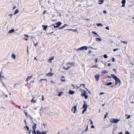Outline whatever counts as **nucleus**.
<instances>
[{
  "mask_svg": "<svg viewBox=\"0 0 134 134\" xmlns=\"http://www.w3.org/2000/svg\"><path fill=\"white\" fill-rule=\"evenodd\" d=\"M130 116H131L130 115H129L128 116H127L126 118V119H127L129 118H130Z\"/></svg>",
  "mask_w": 134,
  "mask_h": 134,
  "instance_id": "obj_43",
  "label": "nucleus"
},
{
  "mask_svg": "<svg viewBox=\"0 0 134 134\" xmlns=\"http://www.w3.org/2000/svg\"><path fill=\"white\" fill-rule=\"evenodd\" d=\"M98 1V4H101L104 2V1L103 0H99Z\"/></svg>",
  "mask_w": 134,
  "mask_h": 134,
  "instance_id": "obj_18",
  "label": "nucleus"
},
{
  "mask_svg": "<svg viewBox=\"0 0 134 134\" xmlns=\"http://www.w3.org/2000/svg\"><path fill=\"white\" fill-rule=\"evenodd\" d=\"M8 16H10V18H11V17L12 16V15L9 14V15Z\"/></svg>",
  "mask_w": 134,
  "mask_h": 134,
  "instance_id": "obj_54",
  "label": "nucleus"
},
{
  "mask_svg": "<svg viewBox=\"0 0 134 134\" xmlns=\"http://www.w3.org/2000/svg\"><path fill=\"white\" fill-rule=\"evenodd\" d=\"M91 127L93 129L94 127V126L93 125H92L91 126Z\"/></svg>",
  "mask_w": 134,
  "mask_h": 134,
  "instance_id": "obj_48",
  "label": "nucleus"
},
{
  "mask_svg": "<svg viewBox=\"0 0 134 134\" xmlns=\"http://www.w3.org/2000/svg\"><path fill=\"white\" fill-rule=\"evenodd\" d=\"M120 121L118 119H115L114 118H112L110 120V122L113 123H116Z\"/></svg>",
  "mask_w": 134,
  "mask_h": 134,
  "instance_id": "obj_3",
  "label": "nucleus"
},
{
  "mask_svg": "<svg viewBox=\"0 0 134 134\" xmlns=\"http://www.w3.org/2000/svg\"><path fill=\"white\" fill-rule=\"evenodd\" d=\"M104 58H107L108 57L107 55L106 54H104L103 55Z\"/></svg>",
  "mask_w": 134,
  "mask_h": 134,
  "instance_id": "obj_37",
  "label": "nucleus"
},
{
  "mask_svg": "<svg viewBox=\"0 0 134 134\" xmlns=\"http://www.w3.org/2000/svg\"><path fill=\"white\" fill-rule=\"evenodd\" d=\"M112 83L111 82H107L106 84V85H110L112 84Z\"/></svg>",
  "mask_w": 134,
  "mask_h": 134,
  "instance_id": "obj_26",
  "label": "nucleus"
},
{
  "mask_svg": "<svg viewBox=\"0 0 134 134\" xmlns=\"http://www.w3.org/2000/svg\"><path fill=\"white\" fill-rule=\"evenodd\" d=\"M92 33L94 34L95 35H97L98 36H99V35L95 32L94 31H92Z\"/></svg>",
  "mask_w": 134,
  "mask_h": 134,
  "instance_id": "obj_35",
  "label": "nucleus"
},
{
  "mask_svg": "<svg viewBox=\"0 0 134 134\" xmlns=\"http://www.w3.org/2000/svg\"><path fill=\"white\" fill-rule=\"evenodd\" d=\"M118 134H122V132H120L118 133Z\"/></svg>",
  "mask_w": 134,
  "mask_h": 134,
  "instance_id": "obj_57",
  "label": "nucleus"
},
{
  "mask_svg": "<svg viewBox=\"0 0 134 134\" xmlns=\"http://www.w3.org/2000/svg\"><path fill=\"white\" fill-rule=\"evenodd\" d=\"M90 68H98V66L95 65H93V66H91Z\"/></svg>",
  "mask_w": 134,
  "mask_h": 134,
  "instance_id": "obj_27",
  "label": "nucleus"
},
{
  "mask_svg": "<svg viewBox=\"0 0 134 134\" xmlns=\"http://www.w3.org/2000/svg\"><path fill=\"white\" fill-rule=\"evenodd\" d=\"M105 28L108 30H109V27H105Z\"/></svg>",
  "mask_w": 134,
  "mask_h": 134,
  "instance_id": "obj_46",
  "label": "nucleus"
},
{
  "mask_svg": "<svg viewBox=\"0 0 134 134\" xmlns=\"http://www.w3.org/2000/svg\"><path fill=\"white\" fill-rule=\"evenodd\" d=\"M107 115H108V113H106V114H105L104 115V119H105L107 118Z\"/></svg>",
  "mask_w": 134,
  "mask_h": 134,
  "instance_id": "obj_34",
  "label": "nucleus"
},
{
  "mask_svg": "<svg viewBox=\"0 0 134 134\" xmlns=\"http://www.w3.org/2000/svg\"><path fill=\"white\" fill-rule=\"evenodd\" d=\"M11 57L13 59H15L16 58V55L15 54H12L11 55Z\"/></svg>",
  "mask_w": 134,
  "mask_h": 134,
  "instance_id": "obj_19",
  "label": "nucleus"
},
{
  "mask_svg": "<svg viewBox=\"0 0 134 134\" xmlns=\"http://www.w3.org/2000/svg\"><path fill=\"white\" fill-rule=\"evenodd\" d=\"M19 12V11L18 10V9H16V10H15L14 13V14L15 15L17 13H18Z\"/></svg>",
  "mask_w": 134,
  "mask_h": 134,
  "instance_id": "obj_22",
  "label": "nucleus"
},
{
  "mask_svg": "<svg viewBox=\"0 0 134 134\" xmlns=\"http://www.w3.org/2000/svg\"><path fill=\"white\" fill-rule=\"evenodd\" d=\"M36 124H35L34 125V133L35 134H47L45 133L46 132V131H45L44 132H40V131L37 130V131L36 132L35 130V129H36Z\"/></svg>",
  "mask_w": 134,
  "mask_h": 134,
  "instance_id": "obj_2",
  "label": "nucleus"
},
{
  "mask_svg": "<svg viewBox=\"0 0 134 134\" xmlns=\"http://www.w3.org/2000/svg\"><path fill=\"white\" fill-rule=\"evenodd\" d=\"M111 76H108V77H106V78H107V77H108L109 78H110L111 77Z\"/></svg>",
  "mask_w": 134,
  "mask_h": 134,
  "instance_id": "obj_59",
  "label": "nucleus"
},
{
  "mask_svg": "<svg viewBox=\"0 0 134 134\" xmlns=\"http://www.w3.org/2000/svg\"><path fill=\"white\" fill-rule=\"evenodd\" d=\"M68 26V25L67 24H65L64 25V26H63L62 27H61L59 29V30H61L64 27H65V26Z\"/></svg>",
  "mask_w": 134,
  "mask_h": 134,
  "instance_id": "obj_16",
  "label": "nucleus"
},
{
  "mask_svg": "<svg viewBox=\"0 0 134 134\" xmlns=\"http://www.w3.org/2000/svg\"><path fill=\"white\" fill-rule=\"evenodd\" d=\"M91 53V51H89L88 52V53Z\"/></svg>",
  "mask_w": 134,
  "mask_h": 134,
  "instance_id": "obj_60",
  "label": "nucleus"
},
{
  "mask_svg": "<svg viewBox=\"0 0 134 134\" xmlns=\"http://www.w3.org/2000/svg\"><path fill=\"white\" fill-rule=\"evenodd\" d=\"M15 31V30L14 29H12L10 30L8 32V33H12Z\"/></svg>",
  "mask_w": 134,
  "mask_h": 134,
  "instance_id": "obj_14",
  "label": "nucleus"
},
{
  "mask_svg": "<svg viewBox=\"0 0 134 134\" xmlns=\"http://www.w3.org/2000/svg\"><path fill=\"white\" fill-rule=\"evenodd\" d=\"M121 43H123L124 44H127V42L125 41H124L121 40Z\"/></svg>",
  "mask_w": 134,
  "mask_h": 134,
  "instance_id": "obj_36",
  "label": "nucleus"
},
{
  "mask_svg": "<svg viewBox=\"0 0 134 134\" xmlns=\"http://www.w3.org/2000/svg\"><path fill=\"white\" fill-rule=\"evenodd\" d=\"M95 77L96 78V80L98 81L99 79V75H95Z\"/></svg>",
  "mask_w": 134,
  "mask_h": 134,
  "instance_id": "obj_7",
  "label": "nucleus"
},
{
  "mask_svg": "<svg viewBox=\"0 0 134 134\" xmlns=\"http://www.w3.org/2000/svg\"><path fill=\"white\" fill-rule=\"evenodd\" d=\"M74 63L73 62L72 63H69L67 64V65H69L71 66H72L74 65Z\"/></svg>",
  "mask_w": 134,
  "mask_h": 134,
  "instance_id": "obj_12",
  "label": "nucleus"
},
{
  "mask_svg": "<svg viewBox=\"0 0 134 134\" xmlns=\"http://www.w3.org/2000/svg\"><path fill=\"white\" fill-rule=\"evenodd\" d=\"M130 133L128 131H126L125 134H129Z\"/></svg>",
  "mask_w": 134,
  "mask_h": 134,
  "instance_id": "obj_45",
  "label": "nucleus"
},
{
  "mask_svg": "<svg viewBox=\"0 0 134 134\" xmlns=\"http://www.w3.org/2000/svg\"><path fill=\"white\" fill-rule=\"evenodd\" d=\"M115 86L114 85H112L111 86V87H114Z\"/></svg>",
  "mask_w": 134,
  "mask_h": 134,
  "instance_id": "obj_61",
  "label": "nucleus"
},
{
  "mask_svg": "<svg viewBox=\"0 0 134 134\" xmlns=\"http://www.w3.org/2000/svg\"><path fill=\"white\" fill-rule=\"evenodd\" d=\"M84 103L86 102L84 101ZM87 108V104L86 103H84L82 107V108L85 109Z\"/></svg>",
  "mask_w": 134,
  "mask_h": 134,
  "instance_id": "obj_11",
  "label": "nucleus"
},
{
  "mask_svg": "<svg viewBox=\"0 0 134 134\" xmlns=\"http://www.w3.org/2000/svg\"><path fill=\"white\" fill-rule=\"evenodd\" d=\"M69 93L70 94H73L74 93V92L73 91H71V90H70L69 91Z\"/></svg>",
  "mask_w": 134,
  "mask_h": 134,
  "instance_id": "obj_21",
  "label": "nucleus"
},
{
  "mask_svg": "<svg viewBox=\"0 0 134 134\" xmlns=\"http://www.w3.org/2000/svg\"><path fill=\"white\" fill-rule=\"evenodd\" d=\"M48 27L47 25H42V27L43 29V30H45V31H47V29Z\"/></svg>",
  "mask_w": 134,
  "mask_h": 134,
  "instance_id": "obj_6",
  "label": "nucleus"
},
{
  "mask_svg": "<svg viewBox=\"0 0 134 134\" xmlns=\"http://www.w3.org/2000/svg\"><path fill=\"white\" fill-rule=\"evenodd\" d=\"M115 73H116V70L115 69H113L112 70Z\"/></svg>",
  "mask_w": 134,
  "mask_h": 134,
  "instance_id": "obj_42",
  "label": "nucleus"
},
{
  "mask_svg": "<svg viewBox=\"0 0 134 134\" xmlns=\"http://www.w3.org/2000/svg\"><path fill=\"white\" fill-rule=\"evenodd\" d=\"M118 50V48L114 49L113 50V51L114 52H115V51H116Z\"/></svg>",
  "mask_w": 134,
  "mask_h": 134,
  "instance_id": "obj_47",
  "label": "nucleus"
},
{
  "mask_svg": "<svg viewBox=\"0 0 134 134\" xmlns=\"http://www.w3.org/2000/svg\"><path fill=\"white\" fill-rule=\"evenodd\" d=\"M31 101L32 102H34V98H33L31 100Z\"/></svg>",
  "mask_w": 134,
  "mask_h": 134,
  "instance_id": "obj_56",
  "label": "nucleus"
},
{
  "mask_svg": "<svg viewBox=\"0 0 134 134\" xmlns=\"http://www.w3.org/2000/svg\"><path fill=\"white\" fill-rule=\"evenodd\" d=\"M97 60H98V59H96V60H95V62L96 63H97Z\"/></svg>",
  "mask_w": 134,
  "mask_h": 134,
  "instance_id": "obj_62",
  "label": "nucleus"
},
{
  "mask_svg": "<svg viewBox=\"0 0 134 134\" xmlns=\"http://www.w3.org/2000/svg\"><path fill=\"white\" fill-rule=\"evenodd\" d=\"M105 93H104V92H100L99 93V95H102V94H104Z\"/></svg>",
  "mask_w": 134,
  "mask_h": 134,
  "instance_id": "obj_38",
  "label": "nucleus"
},
{
  "mask_svg": "<svg viewBox=\"0 0 134 134\" xmlns=\"http://www.w3.org/2000/svg\"><path fill=\"white\" fill-rule=\"evenodd\" d=\"M111 64L110 63H109L108 64V66H111Z\"/></svg>",
  "mask_w": 134,
  "mask_h": 134,
  "instance_id": "obj_50",
  "label": "nucleus"
},
{
  "mask_svg": "<svg viewBox=\"0 0 134 134\" xmlns=\"http://www.w3.org/2000/svg\"><path fill=\"white\" fill-rule=\"evenodd\" d=\"M53 75V74L52 73L49 72L48 74H47L46 75L48 77H50L51 76H52Z\"/></svg>",
  "mask_w": 134,
  "mask_h": 134,
  "instance_id": "obj_13",
  "label": "nucleus"
},
{
  "mask_svg": "<svg viewBox=\"0 0 134 134\" xmlns=\"http://www.w3.org/2000/svg\"><path fill=\"white\" fill-rule=\"evenodd\" d=\"M103 12L104 14H105V13H107L106 11L105 10H104L103 11Z\"/></svg>",
  "mask_w": 134,
  "mask_h": 134,
  "instance_id": "obj_49",
  "label": "nucleus"
},
{
  "mask_svg": "<svg viewBox=\"0 0 134 134\" xmlns=\"http://www.w3.org/2000/svg\"><path fill=\"white\" fill-rule=\"evenodd\" d=\"M24 36H26L27 37H28V35H26V34H25L24 35Z\"/></svg>",
  "mask_w": 134,
  "mask_h": 134,
  "instance_id": "obj_55",
  "label": "nucleus"
},
{
  "mask_svg": "<svg viewBox=\"0 0 134 134\" xmlns=\"http://www.w3.org/2000/svg\"><path fill=\"white\" fill-rule=\"evenodd\" d=\"M96 41L98 42H99L101 41V40L99 38H96Z\"/></svg>",
  "mask_w": 134,
  "mask_h": 134,
  "instance_id": "obj_28",
  "label": "nucleus"
},
{
  "mask_svg": "<svg viewBox=\"0 0 134 134\" xmlns=\"http://www.w3.org/2000/svg\"><path fill=\"white\" fill-rule=\"evenodd\" d=\"M54 59V57H53L49 60V62L50 63H51L52 62V60H53Z\"/></svg>",
  "mask_w": 134,
  "mask_h": 134,
  "instance_id": "obj_15",
  "label": "nucleus"
},
{
  "mask_svg": "<svg viewBox=\"0 0 134 134\" xmlns=\"http://www.w3.org/2000/svg\"><path fill=\"white\" fill-rule=\"evenodd\" d=\"M88 129L86 128V130H85V131H87L88 130Z\"/></svg>",
  "mask_w": 134,
  "mask_h": 134,
  "instance_id": "obj_63",
  "label": "nucleus"
},
{
  "mask_svg": "<svg viewBox=\"0 0 134 134\" xmlns=\"http://www.w3.org/2000/svg\"><path fill=\"white\" fill-rule=\"evenodd\" d=\"M38 44V42H37L36 43V44H35V46L36 47V46H37V44Z\"/></svg>",
  "mask_w": 134,
  "mask_h": 134,
  "instance_id": "obj_53",
  "label": "nucleus"
},
{
  "mask_svg": "<svg viewBox=\"0 0 134 134\" xmlns=\"http://www.w3.org/2000/svg\"><path fill=\"white\" fill-rule=\"evenodd\" d=\"M60 80H61L62 81V82H63L65 80H63V79H61Z\"/></svg>",
  "mask_w": 134,
  "mask_h": 134,
  "instance_id": "obj_58",
  "label": "nucleus"
},
{
  "mask_svg": "<svg viewBox=\"0 0 134 134\" xmlns=\"http://www.w3.org/2000/svg\"><path fill=\"white\" fill-rule=\"evenodd\" d=\"M42 100L43 101L44 100V98L43 96H42Z\"/></svg>",
  "mask_w": 134,
  "mask_h": 134,
  "instance_id": "obj_52",
  "label": "nucleus"
},
{
  "mask_svg": "<svg viewBox=\"0 0 134 134\" xmlns=\"http://www.w3.org/2000/svg\"><path fill=\"white\" fill-rule=\"evenodd\" d=\"M53 26H54V28H57V26H56L54 24L51 25V26H49V27H52V29H53Z\"/></svg>",
  "mask_w": 134,
  "mask_h": 134,
  "instance_id": "obj_17",
  "label": "nucleus"
},
{
  "mask_svg": "<svg viewBox=\"0 0 134 134\" xmlns=\"http://www.w3.org/2000/svg\"><path fill=\"white\" fill-rule=\"evenodd\" d=\"M46 11H44L43 12V14L44 15L46 13Z\"/></svg>",
  "mask_w": 134,
  "mask_h": 134,
  "instance_id": "obj_51",
  "label": "nucleus"
},
{
  "mask_svg": "<svg viewBox=\"0 0 134 134\" xmlns=\"http://www.w3.org/2000/svg\"><path fill=\"white\" fill-rule=\"evenodd\" d=\"M25 128L26 130H27V131H28L29 130V127H28V126L26 125V127H24Z\"/></svg>",
  "mask_w": 134,
  "mask_h": 134,
  "instance_id": "obj_29",
  "label": "nucleus"
},
{
  "mask_svg": "<svg viewBox=\"0 0 134 134\" xmlns=\"http://www.w3.org/2000/svg\"><path fill=\"white\" fill-rule=\"evenodd\" d=\"M112 62H115V59L114 58H112Z\"/></svg>",
  "mask_w": 134,
  "mask_h": 134,
  "instance_id": "obj_44",
  "label": "nucleus"
},
{
  "mask_svg": "<svg viewBox=\"0 0 134 134\" xmlns=\"http://www.w3.org/2000/svg\"><path fill=\"white\" fill-rule=\"evenodd\" d=\"M16 6H14V7L13 8V9H15L16 8Z\"/></svg>",
  "mask_w": 134,
  "mask_h": 134,
  "instance_id": "obj_64",
  "label": "nucleus"
},
{
  "mask_svg": "<svg viewBox=\"0 0 134 134\" xmlns=\"http://www.w3.org/2000/svg\"><path fill=\"white\" fill-rule=\"evenodd\" d=\"M63 93V92H60L58 94V96L59 97H60Z\"/></svg>",
  "mask_w": 134,
  "mask_h": 134,
  "instance_id": "obj_30",
  "label": "nucleus"
},
{
  "mask_svg": "<svg viewBox=\"0 0 134 134\" xmlns=\"http://www.w3.org/2000/svg\"><path fill=\"white\" fill-rule=\"evenodd\" d=\"M73 109H74L73 113H75L76 111V106H75L73 108L72 107V108L71 110L72 111Z\"/></svg>",
  "mask_w": 134,
  "mask_h": 134,
  "instance_id": "obj_5",
  "label": "nucleus"
},
{
  "mask_svg": "<svg viewBox=\"0 0 134 134\" xmlns=\"http://www.w3.org/2000/svg\"><path fill=\"white\" fill-rule=\"evenodd\" d=\"M90 121H91V123H90V124H93V123L91 120L90 119Z\"/></svg>",
  "mask_w": 134,
  "mask_h": 134,
  "instance_id": "obj_41",
  "label": "nucleus"
},
{
  "mask_svg": "<svg viewBox=\"0 0 134 134\" xmlns=\"http://www.w3.org/2000/svg\"><path fill=\"white\" fill-rule=\"evenodd\" d=\"M122 7H125V4L126 3V1L125 0H122Z\"/></svg>",
  "mask_w": 134,
  "mask_h": 134,
  "instance_id": "obj_9",
  "label": "nucleus"
},
{
  "mask_svg": "<svg viewBox=\"0 0 134 134\" xmlns=\"http://www.w3.org/2000/svg\"><path fill=\"white\" fill-rule=\"evenodd\" d=\"M84 97L86 99H87V98H88V96L87 95H86L85 96H84Z\"/></svg>",
  "mask_w": 134,
  "mask_h": 134,
  "instance_id": "obj_40",
  "label": "nucleus"
},
{
  "mask_svg": "<svg viewBox=\"0 0 134 134\" xmlns=\"http://www.w3.org/2000/svg\"><path fill=\"white\" fill-rule=\"evenodd\" d=\"M70 66H69L67 68H66L65 67H63V68L64 69H65V70H68L69 69V68H70Z\"/></svg>",
  "mask_w": 134,
  "mask_h": 134,
  "instance_id": "obj_31",
  "label": "nucleus"
},
{
  "mask_svg": "<svg viewBox=\"0 0 134 134\" xmlns=\"http://www.w3.org/2000/svg\"><path fill=\"white\" fill-rule=\"evenodd\" d=\"M61 24L62 23L59 21L55 24L57 25L56 26H57V28L59 27L61 25Z\"/></svg>",
  "mask_w": 134,
  "mask_h": 134,
  "instance_id": "obj_8",
  "label": "nucleus"
},
{
  "mask_svg": "<svg viewBox=\"0 0 134 134\" xmlns=\"http://www.w3.org/2000/svg\"><path fill=\"white\" fill-rule=\"evenodd\" d=\"M32 76H28L26 80V82H27L28 81L30 80L32 78Z\"/></svg>",
  "mask_w": 134,
  "mask_h": 134,
  "instance_id": "obj_10",
  "label": "nucleus"
},
{
  "mask_svg": "<svg viewBox=\"0 0 134 134\" xmlns=\"http://www.w3.org/2000/svg\"><path fill=\"white\" fill-rule=\"evenodd\" d=\"M108 72L107 71L105 70L104 71H102L101 73L102 74H105V73H107Z\"/></svg>",
  "mask_w": 134,
  "mask_h": 134,
  "instance_id": "obj_23",
  "label": "nucleus"
},
{
  "mask_svg": "<svg viewBox=\"0 0 134 134\" xmlns=\"http://www.w3.org/2000/svg\"><path fill=\"white\" fill-rule=\"evenodd\" d=\"M51 82L52 84H55V83L54 81H53L52 80H51Z\"/></svg>",
  "mask_w": 134,
  "mask_h": 134,
  "instance_id": "obj_39",
  "label": "nucleus"
},
{
  "mask_svg": "<svg viewBox=\"0 0 134 134\" xmlns=\"http://www.w3.org/2000/svg\"><path fill=\"white\" fill-rule=\"evenodd\" d=\"M48 108H49V107H45L42 108L40 110V111H44L43 110H45V109H47Z\"/></svg>",
  "mask_w": 134,
  "mask_h": 134,
  "instance_id": "obj_20",
  "label": "nucleus"
},
{
  "mask_svg": "<svg viewBox=\"0 0 134 134\" xmlns=\"http://www.w3.org/2000/svg\"><path fill=\"white\" fill-rule=\"evenodd\" d=\"M86 50L87 49V47L86 46H83L81 47L80 48H79L78 49H76V51H82L84 50Z\"/></svg>",
  "mask_w": 134,
  "mask_h": 134,
  "instance_id": "obj_4",
  "label": "nucleus"
},
{
  "mask_svg": "<svg viewBox=\"0 0 134 134\" xmlns=\"http://www.w3.org/2000/svg\"><path fill=\"white\" fill-rule=\"evenodd\" d=\"M42 80H45L46 81H47V79H41L40 80V82H41Z\"/></svg>",
  "mask_w": 134,
  "mask_h": 134,
  "instance_id": "obj_32",
  "label": "nucleus"
},
{
  "mask_svg": "<svg viewBox=\"0 0 134 134\" xmlns=\"http://www.w3.org/2000/svg\"><path fill=\"white\" fill-rule=\"evenodd\" d=\"M96 25L98 26H103V25L100 23L97 24Z\"/></svg>",
  "mask_w": 134,
  "mask_h": 134,
  "instance_id": "obj_24",
  "label": "nucleus"
},
{
  "mask_svg": "<svg viewBox=\"0 0 134 134\" xmlns=\"http://www.w3.org/2000/svg\"><path fill=\"white\" fill-rule=\"evenodd\" d=\"M83 91H84L83 93L82 94H81L83 96H85L86 95V92H85V91L84 90Z\"/></svg>",
  "mask_w": 134,
  "mask_h": 134,
  "instance_id": "obj_33",
  "label": "nucleus"
},
{
  "mask_svg": "<svg viewBox=\"0 0 134 134\" xmlns=\"http://www.w3.org/2000/svg\"><path fill=\"white\" fill-rule=\"evenodd\" d=\"M87 109V108H86L84 109L82 112V114H83L86 111Z\"/></svg>",
  "mask_w": 134,
  "mask_h": 134,
  "instance_id": "obj_25",
  "label": "nucleus"
},
{
  "mask_svg": "<svg viewBox=\"0 0 134 134\" xmlns=\"http://www.w3.org/2000/svg\"><path fill=\"white\" fill-rule=\"evenodd\" d=\"M111 76L113 78L115 81V86L118 85V83H120V79L118 78L116 76L114 75L113 74H111Z\"/></svg>",
  "mask_w": 134,
  "mask_h": 134,
  "instance_id": "obj_1",
  "label": "nucleus"
}]
</instances>
